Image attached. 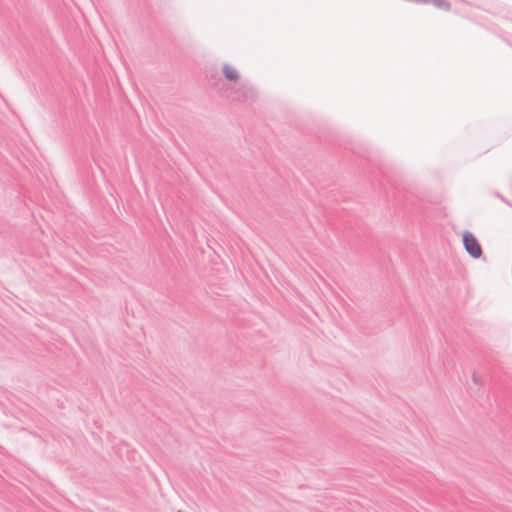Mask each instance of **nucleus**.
<instances>
[{"instance_id":"nucleus-1","label":"nucleus","mask_w":512,"mask_h":512,"mask_svg":"<svg viewBox=\"0 0 512 512\" xmlns=\"http://www.w3.org/2000/svg\"><path fill=\"white\" fill-rule=\"evenodd\" d=\"M463 243L466 251L474 258H479L482 254L481 246L478 240L470 232L463 234Z\"/></svg>"},{"instance_id":"nucleus-2","label":"nucleus","mask_w":512,"mask_h":512,"mask_svg":"<svg viewBox=\"0 0 512 512\" xmlns=\"http://www.w3.org/2000/svg\"><path fill=\"white\" fill-rule=\"evenodd\" d=\"M223 71L226 78L230 81H236L239 78L238 72L233 66L225 65Z\"/></svg>"}]
</instances>
